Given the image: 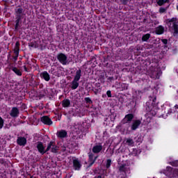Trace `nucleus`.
<instances>
[{
	"mask_svg": "<svg viewBox=\"0 0 178 178\" xmlns=\"http://www.w3.org/2000/svg\"><path fill=\"white\" fill-rule=\"evenodd\" d=\"M22 12H23V10L20 8L17 10V13H22Z\"/></svg>",
	"mask_w": 178,
	"mask_h": 178,
	"instance_id": "nucleus-33",
	"label": "nucleus"
},
{
	"mask_svg": "<svg viewBox=\"0 0 178 178\" xmlns=\"http://www.w3.org/2000/svg\"><path fill=\"white\" fill-rule=\"evenodd\" d=\"M17 142L19 145H24L27 143V140L25 138L19 137Z\"/></svg>",
	"mask_w": 178,
	"mask_h": 178,
	"instance_id": "nucleus-12",
	"label": "nucleus"
},
{
	"mask_svg": "<svg viewBox=\"0 0 178 178\" xmlns=\"http://www.w3.org/2000/svg\"><path fill=\"white\" fill-rule=\"evenodd\" d=\"M86 101H87V102H88V101H90V99L86 98Z\"/></svg>",
	"mask_w": 178,
	"mask_h": 178,
	"instance_id": "nucleus-36",
	"label": "nucleus"
},
{
	"mask_svg": "<svg viewBox=\"0 0 178 178\" xmlns=\"http://www.w3.org/2000/svg\"><path fill=\"white\" fill-rule=\"evenodd\" d=\"M41 77L45 80V81H49L50 77H49V74L47 72H44L41 74Z\"/></svg>",
	"mask_w": 178,
	"mask_h": 178,
	"instance_id": "nucleus-15",
	"label": "nucleus"
},
{
	"mask_svg": "<svg viewBox=\"0 0 178 178\" xmlns=\"http://www.w3.org/2000/svg\"><path fill=\"white\" fill-rule=\"evenodd\" d=\"M20 45V44L19 43V42H17L16 43H15V49H14V52H15V55H17H17H19V46Z\"/></svg>",
	"mask_w": 178,
	"mask_h": 178,
	"instance_id": "nucleus-20",
	"label": "nucleus"
},
{
	"mask_svg": "<svg viewBox=\"0 0 178 178\" xmlns=\"http://www.w3.org/2000/svg\"><path fill=\"white\" fill-rule=\"evenodd\" d=\"M41 122H42V123L44 124H47L48 126H51V124H52V120H51L48 116L42 117Z\"/></svg>",
	"mask_w": 178,
	"mask_h": 178,
	"instance_id": "nucleus-7",
	"label": "nucleus"
},
{
	"mask_svg": "<svg viewBox=\"0 0 178 178\" xmlns=\"http://www.w3.org/2000/svg\"><path fill=\"white\" fill-rule=\"evenodd\" d=\"M97 160V157H94V154L92 153L89 154V164L91 166L94 162Z\"/></svg>",
	"mask_w": 178,
	"mask_h": 178,
	"instance_id": "nucleus-14",
	"label": "nucleus"
},
{
	"mask_svg": "<svg viewBox=\"0 0 178 178\" xmlns=\"http://www.w3.org/2000/svg\"><path fill=\"white\" fill-rule=\"evenodd\" d=\"M162 42H163V44H168V40H166V39H163V40H162Z\"/></svg>",
	"mask_w": 178,
	"mask_h": 178,
	"instance_id": "nucleus-34",
	"label": "nucleus"
},
{
	"mask_svg": "<svg viewBox=\"0 0 178 178\" xmlns=\"http://www.w3.org/2000/svg\"><path fill=\"white\" fill-rule=\"evenodd\" d=\"M2 127H3V120L0 117V129H2Z\"/></svg>",
	"mask_w": 178,
	"mask_h": 178,
	"instance_id": "nucleus-31",
	"label": "nucleus"
},
{
	"mask_svg": "<svg viewBox=\"0 0 178 178\" xmlns=\"http://www.w3.org/2000/svg\"><path fill=\"white\" fill-rule=\"evenodd\" d=\"M166 10H168V8H159V13H165V12H166Z\"/></svg>",
	"mask_w": 178,
	"mask_h": 178,
	"instance_id": "nucleus-29",
	"label": "nucleus"
},
{
	"mask_svg": "<svg viewBox=\"0 0 178 178\" xmlns=\"http://www.w3.org/2000/svg\"><path fill=\"white\" fill-rule=\"evenodd\" d=\"M92 151L93 154H99L101 151H102V145H96L93 146Z\"/></svg>",
	"mask_w": 178,
	"mask_h": 178,
	"instance_id": "nucleus-8",
	"label": "nucleus"
},
{
	"mask_svg": "<svg viewBox=\"0 0 178 178\" xmlns=\"http://www.w3.org/2000/svg\"><path fill=\"white\" fill-rule=\"evenodd\" d=\"M120 173H122V175H120L118 178H126V175L130 173V167L128 164H122L120 166Z\"/></svg>",
	"mask_w": 178,
	"mask_h": 178,
	"instance_id": "nucleus-2",
	"label": "nucleus"
},
{
	"mask_svg": "<svg viewBox=\"0 0 178 178\" xmlns=\"http://www.w3.org/2000/svg\"><path fill=\"white\" fill-rule=\"evenodd\" d=\"M56 151H58V147L53 143V145L51 146V152H56Z\"/></svg>",
	"mask_w": 178,
	"mask_h": 178,
	"instance_id": "nucleus-27",
	"label": "nucleus"
},
{
	"mask_svg": "<svg viewBox=\"0 0 178 178\" xmlns=\"http://www.w3.org/2000/svg\"><path fill=\"white\" fill-rule=\"evenodd\" d=\"M13 71L17 74V76H22V72L19 70V69L14 67L13 68Z\"/></svg>",
	"mask_w": 178,
	"mask_h": 178,
	"instance_id": "nucleus-22",
	"label": "nucleus"
},
{
	"mask_svg": "<svg viewBox=\"0 0 178 178\" xmlns=\"http://www.w3.org/2000/svg\"><path fill=\"white\" fill-rule=\"evenodd\" d=\"M62 105L63 108H67L70 106V100L66 99L63 101Z\"/></svg>",
	"mask_w": 178,
	"mask_h": 178,
	"instance_id": "nucleus-18",
	"label": "nucleus"
},
{
	"mask_svg": "<svg viewBox=\"0 0 178 178\" xmlns=\"http://www.w3.org/2000/svg\"><path fill=\"white\" fill-rule=\"evenodd\" d=\"M81 70H79L76 71V75H75V76H74V80L75 81H79V80H80V78H81Z\"/></svg>",
	"mask_w": 178,
	"mask_h": 178,
	"instance_id": "nucleus-17",
	"label": "nucleus"
},
{
	"mask_svg": "<svg viewBox=\"0 0 178 178\" xmlns=\"http://www.w3.org/2000/svg\"><path fill=\"white\" fill-rule=\"evenodd\" d=\"M175 108H177V109H178V105H176V106H175Z\"/></svg>",
	"mask_w": 178,
	"mask_h": 178,
	"instance_id": "nucleus-37",
	"label": "nucleus"
},
{
	"mask_svg": "<svg viewBox=\"0 0 178 178\" xmlns=\"http://www.w3.org/2000/svg\"><path fill=\"white\" fill-rule=\"evenodd\" d=\"M79 81H74L73 80L72 82V86L71 88H72V90H76V88H77V87H79Z\"/></svg>",
	"mask_w": 178,
	"mask_h": 178,
	"instance_id": "nucleus-19",
	"label": "nucleus"
},
{
	"mask_svg": "<svg viewBox=\"0 0 178 178\" xmlns=\"http://www.w3.org/2000/svg\"><path fill=\"white\" fill-rule=\"evenodd\" d=\"M73 168L74 170H80L81 169V163L77 158H72Z\"/></svg>",
	"mask_w": 178,
	"mask_h": 178,
	"instance_id": "nucleus-3",
	"label": "nucleus"
},
{
	"mask_svg": "<svg viewBox=\"0 0 178 178\" xmlns=\"http://www.w3.org/2000/svg\"><path fill=\"white\" fill-rule=\"evenodd\" d=\"M52 145H54V142H50L47 147L46 152L52 149Z\"/></svg>",
	"mask_w": 178,
	"mask_h": 178,
	"instance_id": "nucleus-28",
	"label": "nucleus"
},
{
	"mask_svg": "<svg viewBox=\"0 0 178 178\" xmlns=\"http://www.w3.org/2000/svg\"><path fill=\"white\" fill-rule=\"evenodd\" d=\"M37 148L38 151L42 154H44L47 152V150H45V146L42 144L41 142H38L37 144Z\"/></svg>",
	"mask_w": 178,
	"mask_h": 178,
	"instance_id": "nucleus-5",
	"label": "nucleus"
},
{
	"mask_svg": "<svg viewBox=\"0 0 178 178\" xmlns=\"http://www.w3.org/2000/svg\"><path fill=\"white\" fill-rule=\"evenodd\" d=\"M156 34H163V27L159 26L156 29Z\"/></svg>",
	"mask_w": 178,
	"mask_h": 178,
	"instance_id": "nucleus-21",
	"label": "nucleus"
},
{
	"mask_svg": "<svg viewBox=\"0 0 178 178\" xmlns=\"http://www.w3.org/2000/svg\"><path fill=\"white\" fill-rule=\"evenodd\" d=\"M111 163H112V160L111 159H108L107 160V162H106V168H110L111 167Z\"/></svg>",
	"mask_w": 178,
	"mask_h": 178,
	"instance_id": "nucleus-30",
	"label": "nucleus"
},
{
	"mask_svg": "<svg viewBox=\"0 0 178 178\" xmlns=\"http://www.w3.org/2000/svg\"><path fill=\"white\" fill-rule=\"evenodd\" d=\"M127 145H134V140H133V139L131 138H128L127 139Z\"/></svg>",
	"mask_w": 178,
	"mask_h": 178,
	"instance_id": "nucleus-23",
	"label": "nucleus"
},
{
	"mask_svg": "<svg viewBox=\"0 0 178 178\" xmlns=\"http://www.w3.org/2000/svg\"><path fill=\"white\" fill-rule=\"evenodd\" d=\"M15 27H17V24H16Z\"/></svg>",
	"mask_w": 178,
	"mask_h": 178,
	"instance_id": "nucleus-38",
	"label": "nucleus"
},
{
	"mask_svg": "<svg viewBox=\"0 0 178 178\" xmlns=\"http://www.w3.org/2000/svg\"><path fill=\"white\" fill-rule=\"evenodd\" d=\"M133 118H134V116L132 114H128L125 115L124 118V122L125 123H127V122H131V120H133Z\"/></svg>",
	"mask_w": 178,
	"mask_h": 178,
	"instance_id": "nucleus-16",
	"label": "nucleus"
},
{
	"mask_svg": "<svg viewBox=\"0 0 178 178\" xmlns=\"http://www.w3.org/2000/svg\"><path fill=\"white\" fill-rule=\"evenodd\" d=\"M106 94H107V97H108V98H111V97H112V94L111 92V90H108L106 92Z\"/></svg>",
	"mask_w": 178,
	"mask_h": 178,
	"instance_id": "nucleus-32",
	"label": "nucleus"
},
{
	"mask_svg": "<svg viewBox=\"0 0 178 178\" xmlns=\"http://www.w3.org/2000/svg\"><path fill=\"white\" fill-rule=\"evenodd\" d=\"M149 37H151V35H149V33H147L143 36L142 40L143 41H147V40H149Z\"/></svg>",
	"mask_w": 178,
	"mask_h": 178,
	"instance_id": "nucleus-25",
	"label": "nucleus"
},
{
	"mask_svg": "<svg viewBox=\"0 0 178 178\" xmlns=\"http://www.w3.org/2000/svg\"><path fill=\"white\" fill-rule=\"evenodd\" d=\"M151 77L153 79H159V76H161V70L158 68H154V71H152Z\"/></svg>",
	"mask_w": 178,
	"mask_h": 178,
	"instance_id": "nucleus-6",
	"label": "nucleus"
},
{
	"mask_svg": "<svg viewBox=\"0 0 178 178\" xmlns=\"http://www.w3.org/2000/svg\"><path fill=\"white\" fill-rule=\"evenodd\" d=\"M166 23L170 31H173L175 34H178L177 19L172 18L166 19Z\"/></svg>",
	"mask_w": 178,
	"mask_h": 178,
	"instance_id": "nucleus-1",
	"label": "nucleus"
},
{
	"mask_svg": "<svg viewBox=\"0 0 178 178\" xmlns=\"http://www.w3.org/2000/svg\"><path fill=\"white\" fill-rule=\"evenodd\" d=\"M155 101H156V97H154V98L149 100V102L146 103L147 106H148L149 109H152L154 106H155Z\"/></svg>",
	"mask_w": 178,
	"mask_h": 178,
	"instance_id": "nucleus-9",
	"label": "nucleus"
},
{
	"mask_svg": "<svg viewBox=\"0 0 178 178\" xmlns=\"http://www.w3.org/2000/svg\"><path fill=\"white\" fill-rule=\"evenodd\" d=\"M168 171H165L164 172V175H165L166 176H170V173L172 172V168L168 167L167 168Z\"/></svg>",
	"mask_w": 178,
	"mask_h": 178,
	"instance_id": "nucleus-26",
	"label": "nucleus"
},
{
	"mask_svg": "<svg viewBox=\"0 0 178 178\" xmlns=\"http://www.w3.org/2000/svg\"><path fill=\"white\" fill-rule=\"evenodd\" d=\"M31 178H33V177H31Z\"/></svg>",
	"mask_w": 178,
	"mask_h": 178,
	"instance_id": "nucleus-39",
	"label": "nucleus"
},
{
	"mask_svg": "<svg viewBox=\"0 0 178 178\" xmlns=\"http://www.w3.org/2000/svg\"><path fill=\"white\" fill-rule=\"evenodd\" d=\"M67 136V132L65 130H61L57 132V136L60 138H65Z\"/></svg>",
	"mask_w": 178,
	"mask_h": 178,
	"instance_id": "nucleus-13",
	"label": "nucleus"
},
{
	"mask_svg": "<svg viewBox=\"0 0 178 178\" xmlns=\"http://www.w3.org/2000/svg\"><path fill=\"white\" fill-rule=\"evenodd\" d=\"M58 59L62 65H66L67 63V56L63 54H60L58 55Z\"/></svg>",
	"mask_w": 178,
	"mask_h": 178,
	"instance_id": "nucleus-4",
	"label": "nucleus"
},
{
	"mask_svg": "<svg viewBox=\"0 0 178 178\" xmlns=\"http://www.w3.org/2000/svg\"><path fill=\"white\" fill-rule=\"evenodd\" d=\"M140 124H141V121L137 120L134 121L132 126L131 127V130H137V129H138V126H140Z\"/></svg>",
	"mask_w": 178,
	"mask_h": 178,
	"instance_id": "nucleus-10",
	"label": "nucleus"
},
{
	"mask_svg": "<svg viewBox=\"0 0 178 178\" xmlns=\"http://www.w3.org/2000/svg\"><path fill=\"white\" fill-rule=\"evenodd\" d=\"M166 2H168V0H158L157 1V4L159 6H162V5L166 3Z\"/></svg>",
	"mask_w": 178,
	"mask_h": 178,
	"instance_id": "nucleus-24",
	"label": "nucleus"
},
{
	"mask_svg": "<svg viewBox=\"0 0 178 178\" xmlns=\"http://www.w3.org/2000/svg\"><path fill=\"white\" fill-rule=\"evenodd\" d=\"M24 69L25 72H27V67H26V66H24Z\"/></svg>",
	"mask_w": 178,
	"mask_h": 178,
	"instance_id": "nucleus-35",
	"label": "nucleus"
},
{
	"mask_svg": "<svg viewBox=\"0 0 178 178\" xmlns=\"http://www.w3.org/2000/svg\"><path fill=\"white\" fill-rule=\"evenodd\" d=\"M19 115V109L17 108L14 107L12 108L11 112H10V116L13 118H17Z\"/></svg>",
	"mask_w": 178,
	"mask_h": 178,
	"instance_id": "nucleus-11",
	"label": "nucleus"
}]
</instances>
